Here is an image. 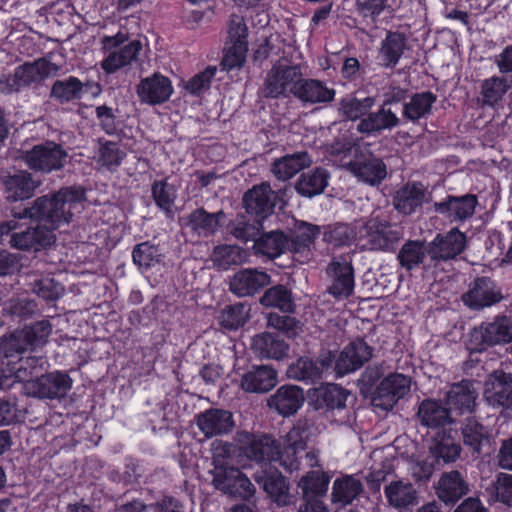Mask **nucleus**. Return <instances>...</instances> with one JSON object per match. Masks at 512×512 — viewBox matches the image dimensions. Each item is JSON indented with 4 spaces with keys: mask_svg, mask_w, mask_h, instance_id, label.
<instances>
[{
    "mask_svg": "<svg viewBox=\"0 0 512 512\" xmlns=\"http://www.w3.org/2000/svg\"><path fill=\"white\" fill-rule=\"evenodd\" d=\"M85 200L86 190L82 186H66L36 198L21 211H12V216L15 219L29 218L55 231L72 222L73 210Z\"/></svg>",
    "mask_w": 512,
    "mask_h": 512,
    "instance_id": "obj_1",
    "label": "nucleus"
},
{
    "mask_svg": "<svg viewBox=\"0 0 512 512\" xmlns=\"http://www.w3.org/2000/svg\"><path fill=\"white\" fill-rule=\"evenodd\" d=\"M286 375L290 379L303 382H315L320 379L317 363L309 357H300L291 363Z\"/></svg>",
    "mask_w": 512,
    "mask_h": 512,
    "instance_id": "obj_59",
    "label": "nucleus"
},
{
    "mask_svg": "<svg viewBox=\"0 0 512 512\" xmlns=\"http://www.w3.org/2000/svg\"><path fill=\"white\" fill-rule=\"evenodd\" d=\"M163 255L158 245L145 241L136 244L132 250L133 263L141 271H148L162 262Z\"/></svg>",
    "mask_w": 512,
    "mask_h": 512,
    "instance_id": "obj_55",
    "label": "nucleus"
},
{
    "mask_svg": "<svg viewBox=\"0 0 512 512\" xmlns=\"http://www.w3.org/2000/svg\"><path fill=\"white\" fill-rule=\"evenodd\" d=\"M477 390L471 380L453 383L445 395V404L453 416L471 414L476 407Z\"/></svg>",
    "mask_w": 512,
    "mask_h": 512,
    "instance_id": "obj_27",
    "label": "nucleus"
},
{
    "mask_svg": "<svg viewBox=\"0 0 512 512\" xmlns=\"http://www.w3.org/2000/svg\"><path fill=\"white\" fill-rule=\"evenodd\" d=\"M431 200L432 194L422 182L410 181L396 191L392 204L399 214L408 216L416 213Z\"/></svg>",
    "mask_w": 512,
    "mask_h": 512,
    "instance_id": "obj_19",
    "label": "nucleus"
},
{
    "mask_svg": "<svg viewBox=\"0 0 512 512\" xmlns=\"http://www.w3.org/2000/svg\"><path fill=\"white\" fill-rule=\"evenodd\" d=\"M246 257V251L236 245L217 246L212 254L213 263L220 270H228L233 266L241 265L246 261Z\"/></svg>",
    "mask_w": 512,
    "mask_h": 512,
    "instance_id": "obj_56",
    "label": "nucleus"
},
{
    "mask_svg": "<svg viewBox=\"0 0 512 512\" xmlns=\"http://www.w3.org/2000/svg\"><path fill=\"white\" fill-rule=\"evenodd\" d=\"M320 234V227L308 222H296L291 238H288L289 251L300 263L309 261L312 257L311 246Z\"/></svg>",
    "mask_w": 512,
    "mask_h": 512,
    "instance_id": "obj_28",
    "label": "nucleus"
},
{
    "mask_svg": "<svg viewBox=\"0 0 512 512\" xmlns=\"http://www.w3.org/2000/svg\"><path fill=\"white\" fill-rule=\"evenodd\" d=\"M467 248V236L457 227L438 233L428 242V258L434 266L456 260Z\"/></svg>",
    "mask_w": 512,
    "mask_h": 512,
    "instance_id": "obj_10",
    "label": "nucleus"
},
{
    "mask_svg": "<svg viewBox=\"0 0 512 512\" xmlns=\"http://www.w3.org/2000/svg\"><path fill=\"white\" fill-rule=\"evenodd\" d=\"M263 229L262 220L258 218H251L248 215L238 214L228 224V230L231 235L240 241L248 242L258 238L261 230Z\"/></svg>",
    "mask_w": 512,
    "mask_h": 512,
    "instance_id": "obj_53",
    "label": "nucleus"
},
{
    "mask_svg": "<svg viewBox=\"0 0 512 512\" xmlns=\"http://www.w3.org/2000/svg\"><path fill=\"white\" fill-rule=\"evenodd\" d=\"M363 492L362 482L354 475H344L337 478L332 487L331 498L333 503L343 506L351 504Z\"/></svg>",
    "mask_w": 512,
    "mask_h": 512,
    "instance_id": "obj_50",
    "label": "nucleus"
},
{
    "mask_svg": "<svg viewBox=\"0 0 512 512\" xmlns=\"http://www.w3.org/2000/svg\"><path fill=\"white\" fill-rule=\"evenodd\" d=\"M245 305L238 303L226 306L218 316L219 324L228 330H237L247 321Z\"/></svg>",
    "mask_w": 512,
    "mask_h": 512,
    "instance_id": "obj_62",
    "label": "nucleus"
},
{
    "mask_svg": "<svg viewBox=\"0 0 512 512\" xmlns=\"http://www.w3.org/2000/svg\"><path fill=\"white\" fill-rule=\"evenodd\" d=\"M346 168L359 180L371 185L379 184L387 175L385 163L372 154L361 157L356 154L355 159L349 161Z\"/></svg>",
    "mask_w": 512,
    "mask_h": 512,
    "instance_id": "obj_35",
    "label": "nucleus"
},
{
    "mask_svg": "<svg viewBox=\"0 0 512 512\" xmlns=\"http://www.w3.org/2000/svg\"><path fill=\"white\" fill-rule=\"evenodd\" d=\"M236 440L241 443L243 454L257 462L275 461L278 441L270 435H255L246 431L239 432Z\"/></svg>",
    "mask_w": 512,
    "mask_h": 512,
    "instance_id": "obj_24",
    "label": "nucleus"
},
{
    "mask_svg": "<svg viewBox=\"0 0 512 512\" xmlns=\"http://www.w3.org/2000/svg\"><path fill=\"white\" fill-rule=\"evenodd\" d=\"M276 383L277 372L268 365L253 366L241 378L242 389L249 393H265Z\"/></svg>",
    "mask_w": 512,
    "mask_h": 512,
    "instance_id": "obj_39",
    "label": "nucleus"
},
{
    "mask_svg": "<svg viewBox=\"0 0 512 512\" xmlns=\"http://www.w3.org/2000/svg\"><path fill=\"white\" fill-rule=\"evenodd\" d=\"M312 163L313 159L307 151H298L275 159L271 164V172L278 180L286 181Z\"/></svg>",
    "mask_w": 512,
    "mask_h": 512,
    "instance_id": "obj_37",
    "label": "nucleus"
},
{
    "mask_svg": "<svg viewBox=\"0 0 512 512\" xmlns=\"http://www.w3.org/2000/svg\"><path fill=\"white\" fill-rule=\"evenodd\" d=\"M303 76V66L286 57L279 58L267 72L260 89L264 98L277 99L293 95Z\"/></svg>",
    "mask_w": 512,
    "mask_h": 512,
    "instance_id": "obj_2",
    "label": "nucleus"
},
{
    "mask_svg": "<svg viewBox=\"0 0 512 512\" xmlns=\"http://www.w3.org/2000/svg\"><path fill=\"white\" fill-rule=\"evenodd\" d=\"M331 278L328 292L337 300L348 298L354 290V269L346 257H335L327 266Z\"/></svg>",
    "mask_w": 512,
    "mask_h": 512,
    "instance_id": "obj_22",
    "label": "nucleus"
},
{
    "mask_svg": "<svg viewBox=\"0 0 512 512\" xmlns=\"http://www.w3.org/2000/svg\"><path fill=\"white\" fill-rule=\"evenodd\" d=\"M512 81L505 77L493 76L485 79L481 84L483 106H494L499 103L506 92L511 88Z\"/></svg>",
    "mask_w": 512,
    "mask_h": 512,
    "instance_id": "obj_58",
    "label": "nucleus"
},
{
    "mask_svg": "<svg viewBox=\"0 0 512 512\" xmlns=\"http://www.w3.org/2000/svg\"><path fill=\"white\" fill-rule=\"evenodd\" d=\"M288 247V236L281 230H272L259 234L253 244V251L256 256L274 260L284 254Z\"/></svg>",
    "mask_w": 512,
    "mask_h": 512,
    "instance_id": "obj_41",
    "label": "nucleus"
},
{
    "mask_svg": "<svg viewBox=\"0 0 512 512\" xmlns=\"http://www.w3.org/2000/svg\"><path fill=\"white\" fill-rule=\"evenodd\" d=\"M60 70L59 65L45 57L33 62H25L16 67L13 74L0 77V92L9 94L32 85H38L47 78L57 76Z\"/></svg>",
    "mask_w": 512,
    "mask_h": 512,
    "instance_id": "obj_3",
    "label": "nucleus"
},
{
    "mask_svg": "<svg viewBox=\"0 0 512 512\" xmlns=\"http://www.w3.org/2000/svg\"><path fill=\"white\" fill-rule=\"evenodd\" d=\"M330 476L320 470H312L303 475L298 487L301 490V499H321L328 491Z\"/></svg>",
    "mask_w": 512,
    "mask_h": 512,
    "instance_id": "obj_51",
    "label": "nucleus"
},
{
    "mask_svg": "<svg viewBox=\"0 0 512 512\" xmlns=\"http://www.w3.org/2000/svg\"><path fill=\"white\" fill-rule=\"evenodd\" d=\"M405 48L406 38L403 33L389 31L381 42L379 63L385 68H394L399 63Z\"/></svg>",
    "mask_w": 512,
    "mask_h": 512,
    "instance_id": "obj_46",
    "label": "nucleus"
},
{
    "mask_svg": "<svg viewBox=\"0 0 512 512\" xmlns=\"http://www.w3.org/2000/svg\"><path fill=\"white\" fill-rule=\"evenodd\" d=\"M330 173L323 167L302 173L294 184V189L302 197L313 198L321 195L329 184Z\"/></svg>",
    "mask_w": 512,
    "mask_h": 512,
    "instance_id": "obj_40",
    "label": "nucleus"
},
{
    "mask_svg": "<svg viewBox=\"0 0 512 512\" xmlns=\"http://www.w3.org/2000/svg\"><path fill=\"white\" fill-rule=\"evenodd\" d=\"M127 40V34L122 32L102 38L103 50L108 52L107 57L101 63V67L106 73H115L120 68L129 65L138 56L142 49L141 42L132 40L123 45Z\"/></svg>",
    "mask_w": 512,
    "mask_h": 512,
    "instance_id": "obj_7",
    "label": "nucleus"
},
{
    "mask_svg": "<svg viewBox=\"0 0 512 512\" xmlns=\"http://www.w3.org/2000/svg\"><path fill=\"white\" fill-rule=\"evenodd\" d=\"M267 326L282 332L288 338H295L302 330V324L290 315L270 313L267 317Z\"/></svg>",
    "mask_w": 512,
    "mask_h": 512,
    "instance_id": "obj_64",
    "label": "nucleus"
},
{
    "mask_svg": "<svg viewBox=\"0 0 512 512\" xmlns=\"http://www.w3.org/2000/svg\"><path fill=\"white\" fill-rule=\"evenodd\" d=\"M255 481L278 506H287L291 502L289 484L277 469H266L254 474Z\"/></svg>",
    "mask_w": 512,
    "mask_h": 512,
    "instance_id": "obj_33",
    "label": "nucleus"
},
{
    "mask_svg": "<svg viewBox=\"0 0 512 512\" xmlns=\"http://www.w3.org/2000/svg\"><path fill=\"white\" fill-rule=\"evenodd\" d=\"M349 399H354L352 393L334 383L321 384L307 392L308 407L326 417L339 416L344 419L348 414Z\"/></svg>",
    "mask_w": 512,
    "mask_h": 512,
    "instance_id": "obj_4",
    "label": "nucleus"
},
{
    "mask_svg": "<svg viewBox=\"0 0 512 512\" xmlns=\"http://www.w3.org/2000/svg\"><path fill=\"white\" fill-rule=\"evenodd\" d=\"M417 418L422 426L437 429L456 423V418L451 414L447 405L441 401L427 398L418 405Z\"/></svg>",
    "mask_w": 512,
    "mask_h": 512,
    "instance_id": "obj_34",
    "label": "nucleus"
},
{
    "mask_svg": "<svg viewBox=\"0 0 512 512\" xmlns=\"http://www.w3.org/2000/svg\"><path fill=\"white\" fill-rule=\"evenodd\" d=\"M196 424L206 438L230 433L235 427L233 414L225 409L210 408L196 416Z\"/></svg>",
    "mask_w": 512,
    "mask_h": 512,
    "instance_id": "obj_30",
    "label": "nucleus"
},
{
    "mask_svg": "<svg viewBox=\"0 0 512 512\" xmlns=\"http://www.w3.org/2000/svg\"><path fill=\"white\" fill-rule=\"evenodd\" d=\"M72 383L67 373L54 371L27 381L25 389L28 395L39 399H62L72 388Z\"/></svg>",
    "mask_w": 512,
    "mask_h": 512,
    "instance_id": "obj_13",
    "label": "nucleus"
},
{
    "mask_svg": "<svg viewBox=\"0 0 512 512\" xmlns=\"http://www.w3.org/2000/svg\"><path fill=\"white\" fill-rule=\"evenodd\" d=\"M428 257V242L422 240H407L397 254L401 268L412 271L422 265Z\"/></svg>",
    "mask_w": 512,
    "mask_h": 512,
    "instance_id": "obj_48",
    "label": "nucleus"
},
{
    "mask_svg": "<svg viewBox=\"0 0 512 512\" xmlns=\"http://www.w3.org/2000/svg\"><path fill=\"white\" fill-rule=\"evenodd\" d=\"M483 398L493 409L512 410V375L503 370L492 372L484 382Z\"/></svg>",
    "mask_w": 512,
    "mask_h": 512,
    "instance_id": "obj_16",
    "label": "nucleus"
},
{
    "mask_svg": "<svg viewBox=\"0 0 512 512\" xmlns=\"http://www.w3.org/2000/svg\"><path fill=\"white\" fill-rule=\"evenodd\" d=\"M19 331L26 340L29 349L34 350L47 343L48 337L52 332V324L49 320L43 319L32 323L29 326H25Z\"/></svg>",
    "mask_w": 512,
    "mask_h": 512,
    "instance_id": "obj_60",
    "label": "nucleus"
},
{
    "mask_svg": "<svg viewBox=\"0 0 512 512\" xmlns=\"http://www.w3.org/2000/svg\"><path fill=\"white\" fill-rule=\"evenodd\" d=\"M471 350L482 352L498 344L512 342V315L500 314L482 322L470 332Z\"/></svg>",
    "mask_w": 512,
    "mask_h": 512,
    "instance_id": "obj_5",
    "label": "nucleus"
},
{
    "mask_svg": "<svg viewBox=\"0 0 512 512\" xmlns=\"http://www.w3.org/2000/svg\"><path fill=\"white\" fill-rule=\"evenodd\" d=\"M260 304L268 308H277L284 313H294L296 310L292 290L283 284L266 289L260 297Z\"/></svg>",
    "mask_w": 512,
    "mask_h": 512,
    "instance_id": "obj_49",
    "label": "nucleus"
},
{
    "mask_svg": "<svg viewBox=\"0 0 512 512\" xmlns=\"http://www.w3.org/2000/svg\"><path fill=\"white\" fill-rule=\"evenodd\" d=\"M363 229L371 249L394 252L404 238V227L400 223L390 222L381 215L372 214L364 223Z\"/></svg>",
    "mask_w": 512,
    "mask_h": 512,
    "instance_id": "obj_6",
    "label": "nucleus"
},
{
    "mask_svg": "<svg viewBox=\"0 0 512 512\" xmlns=\"http://www.w3.org/2000/svg\"><path fill=\"white\" fill-rule=\"evenodd\" d=\"M252 349L260 358L281 360L288 356L289 345L274 333H262L254 336Z\"/></svg>",
    "mask_w": 512,
    "mask_h": 512,
    "instance_id": "obj_44",
    "label": "nucleus"
},
{
    "mask_svg": "<svg viewBox=\"0 0 512 512\" xmlns=\"http://www.w3.org/2000/svg\"><path fill=\"white\" fill-rule=\"evenodd\" d=\"M460 430L464 445L474 453L480 454L482 446L490 441L489 429L474 417H467Z\"/></svg>",
    "mask_w": 512,
    "mask_h": 512,
    "instance_id": "obj_52",
    "label": "nucleus"
},
{
    "mask_svg": "<svg viewBox=\"0 0 512 512\" xmlns=\"http://www.w3.org/2000/svg\"><path fill=\"white\" fill-rule=\"evenodd\" d=\"M248 28L242 16L232 14L228 25L229 47L225 49V54L221 65L226 70L239 68L243 65L248 51Z\"/></svg>",
    "mask_w": 512,
    "mask_h": 512,
    "instance_id": "obj_11",
    "label": "nucleus"
},
{
    "mask_svg": "<svg viewBox=\"0 0 512 512\" xmlns=\"http://www.w3.org/2000/svg\"><path fill=\"white\" fill-rule=\"evenodd\" d=\"M410 387L411 378L409 376L399 373L390 374L376 387L372 405L375 408L389 411L410 392Z\"/></svg>",
    "mask_w": 512,
    "mask_h": 512,
    "instance_id": "obj_15",
    "label": "nucleus"
},
{
    "mask_svg": "<svg viewBox=\"0 0 512 512\" xmlns=\"http://www.w3.org/2000/svg\"><path fill=\"white\" fill-rule=\"evenodd\" d=\"M41 183L27 170L2 171L0 173L3 196L10 203L30 199Z\"/></svg>",
    "mask_w": 512,
    "mask_h": 512,
    "instance_id": "obj_12",
    "label": "nucleus"
},
{
    "mask_svg": "<svg viewBox=\"0 0 512 512\" xmlns=\"http://www.w3.org/2000/svg\"><path fill=\"white\" fill-rule=\"evenodd\" d=\"M384 494L388 504L398 510H407L418 504V492L407 480L391 481L385 486Z\"/></svg>",
    "mask_w": 512,
    "mask_h": 512,
    "instance_id": "obj_42",
    "label": "nucleus"
},
{
    "mask_svg": "<svg viewBox=\"0 0 512 512\" xmlns=\"http://www.w3.org/2000/svg\"><path fill=\"white\" fill-rule=\"evenodd\" d=\"M374 348L363 338H356L344 346L337 356L336 376L341 377L362 368L372 358Z\"/></svg>",
    "mask_w": 512,
    "mask_h": 512,
    "instance_id": "obj_21",
    "label": "nucleus"
},
{
    "mask_svg": "<svg viewBox=\"0 0 512 512\" xmlns=\"http://www.w3.org/2000/svg\"><path fill=\"white\" fill-rule=\"evenodd\" d=\"M336 91L324 81L313 78H301L298 86H294L293 96L304 104L327 105L334 101Z\"/></svg>",
    "mask_w": 512,
    "mask_h": 512,
    "instance_id": "obj_31",
    "label": "nucleus"
},
{
    "mask_svg": "<svg viewBox=\"0 0 512 512\" xmlns=\"http://www.w3.org/2000/svg\"><path fill=\"white\" fill-rule=\"evenodd\" d=\"M277 195L268 183L255 185L243 196V205L249 216L260 220L267 218L274 211Z\"/></svg>",
    "mask_w": 512,
    "mask_h": 512,
    "instance_id": "obj_26",
    "label": "nucleus"
},
{
    "mask_svg": "<svg viewBox=\"0 0 512 512\" xmlns=\"http://www.w3.org/2000/svg\"><path fill=\"white\" fill-rule=\"evenodd\" d=\"M225 217L226 214L223 210L210 213L203 207H198L188 215L181 217L179 223L181 228L192 236L209 238L217 233Z\"/></svg>",
    "mask_w": 512,
    "mask_h": 512,
    "instance_id": "obj_17",
    "label": "nucleus"
},
{
    "mask_svg": "<svg viewBox=\"0 0 512 512\" xmlns=\"http://www.w3.org/2000/svg\"><path fill=\"white\" fill-rule=\"evenodd\" d=\"M462 447L452 436L451 429L438 433L429 447V453L438 465L454 463L460 458Z\"/></svg>",
    "mask_w": 512,
    "mask_h": 512,
    "instance_id": "obj_43",
    "label": "nucleus"
},
{
    "mask_svg": "<svg viewBox=\"0 0 512 512\" xmlns=\"http://www.w3.org/2000/svg\"><path fill=\"white\" fill-rule=\"evenodd\" d=\"M436 101L437 95L431 91L411 94L402 107V120L417 124L421 119H427L432 114Z\"/></svg>",
    "mask_w": 512,
    "mask_h": 512,
    "instance_id": "obj_38",
    "label": "nucleus"
},
{
    "mask_svg": "<svg viewBox=\"0 0 512 512\" xmlns=\"http://www.w3.org/2000/svg\"><path fill=\"white\" fill-rule=\"evenodd\" d=\"M374 105V97H359L357 93H349L339 100L337 113L344 120L361 121V119H364L369 114Z\"/></svg>",
    "mask_w": 512,
    "mask_h": 512,
    "instance_id": "obj_45",
    "label": "nucleus"
},
{
    "mask_svg": "<svg viewBox=\"0 0 512 512\" xmlns=\"http://www.w3.org/2000/svg\"><path fill=\"white\" fill-rule=\"evenodd\" d=\"M314 424L307 418H300L286 436V442L296 445L300 450L307 449V443L313 435Z\"/></svg>",
    "mask_w": 512,
    "mask_h": 512,
    "instance_id": "obj_63",
    "label": "nucleus"
},
{
    "mask_svg": "<svg viewBox=\"0 0 512 512\" xmlns=\"http://www.w3.org/2000/svg\"><path fill=\"white\" fill-rule=\"evenodd\" d=\"M84 94V84L75 76L53 82L49 97L63 105L78 101Z\"/></svg>",
    "mask_w": 512,
    "mask_h": 512,
    "instance_id": "obj_47",
    "label": "nucleus"
},
{
    "mask_svg": "<svg viewBox=\"0 0 512 512\" xmlns=\"http://www.w3.org/2000/svg\"><path fill=\"white\" fill-rule=\"evenodd\" d=\"M503 299L501 286L488 276L476 277L461 296L464 306L476 312L495 306Z\"/></svg>",
    "mask_w": 512,
    "mask_h": 512,
    "instance_id": "obj_9",
    "label": "nucleus"
},
{
    "mask_svg": "<svg viewBox=\"0 0 512 512\" xmlns=\"http://www.w3.org/2000/svg\"><path fill=\"white\" fill-rule=\"evenodd\" d=\"M56 241L54 231L38 223L34 227H28L21 232L13 233L10 237V245L23 251L39 252L50 247Z\"/></svg>",
    "mask_w": 512,
    "mask_h": 512,
    "instance_id": "obj_25",
    "label": "nucleus"
},
{
    "mask_svg": "<svg viewBox=\"0 0 512 512\" xmlns=\"http://www.w3.org/2000/svg\"><path fill=\"white\" fill-rule=\"evenodd\" d=\"M151 195L156 206L171 218L173 216L172 207L177 198L176 187L168 183L167 179L156 180L151 186Z\"/></svg>",
    "mask_w": 512,
    "mask_h": 512,
    "instance_id": "obj_57",
    "label": "nucleus"
},
{
    "mask_svg": "<svg viewBox=\"0 0 512 512\" xmlns=\"http://www.w3.org/2000/svg\"><path fill=\"white\" fill-rule=\"evenodd\" d=\"M402 124V118L398 117L390 107L380 105L376 112L369 114L359 121L357 131L361 134L371 135L381 133L384 130H392Z\"/></svg>",
    "mask_w": 512,
    "mask_h": 512,
    "instance_id": "obj_36",
    "label": "nucleus"
},
{
    "mask_svg": "<svg viewBox=\"0 0 512 512\" xmlns=\"http://www.w3.org/2000/svg\"><path fill=\"white\" fill-rule=\"evenodd\" d=\"M304 401V391L300 386L284 384L270 395L267 406L283 417H290L298 412Z\"/></svg>",
    "mask_w": 512,
    "mask_h": 512,
    "instance_id": "obj_29",
    "label": "nucleus"
},
{
    "mask_svg": "<svg viewBox=\"0 0 512 512\" xmlns=\"http://www.w3.org/2000/svg\"><path fill=\"white\" fill-rule=\"evenodd\" d=\"M30 350L21 332L15 331L9 336L0 338V361L9 366L15 361H22V354Z\"/></svg>",
    "mask_w": 512,
    "mask_h": 512,
    "instance_id": "obj_54",
    "label": "nucleus"
},
{
    "mask_svg": "<svg viewBox=\"0 0 512 512\" xmlns=\"http://www.w3.org/2000/svg\"><path fill=\"white\" fill-rule=\"evenodd\" d=\"M435 494L446 505H454L470 491L467 470L443 472L435 484Z\"/></svg>",
    "mask_w": 512,
    "mask_h": 512,
    "instance_id": "obj_20",
    "label": "nucleus"
},
{
    "mask_svg": "<svg viewBox=\"0 0 512 512\" xmlns=\"http://www.w3.org/2000/svg\"><path fill=\"white\" fill-rule=\"evenodd\" d=\"M136 93L139 101L143 104L155 106L167 102L172 93L171 80L159 72L142 78L136 86Z\"/></svg>",
    "mask_w": 512,
    "mask_h": 512,
    "instance_id": "obj_23",
    "label": "nucleus"
},
{
    "mask_svg": "<svg viewBox=\"0 0 512 512\" xmlns=\"http://www.w3.org/2000/svg\"><path fill=\"white\" fill-rule=\"evenodd\" d=\"M21 158L31 170L49 174L61 170L67 164L69 156L62 145L47 141L23 152Z\"/></svg>",
    "mask_w": 512,
    "mask_h": 512,
    "instance_id": "obj_8",
    "label": "nucleus"
},
{
    "mask_svg": "<svg viewBox=\"0 0 512 512\" xmlns=\"http://www.w3.org/2000/svg\"><path fill=\"white\" fill-rule=\"evenodd\" d=\"M271 276L258 269H241L236 272L229 282L230 291L239 296H252L259 290L268 286Z\"/></svg>",
    "mask_w": 512,
    "mask_h": 512,
    "instance_id": "obj_32",
    "label": "nucleus"
},
{
    "mask_svg": "<svg viewBox=\"0 0 512 512\" xmlns=\"http://www.w3.org/2000/svg\"><path fill=\"white\" fill-rule=\"evenodd\" d=\"M478 205L475 194L447 195L442 201L435 202L433 209L450 223H464L471 219Z\"/></svg>",
    "mask_w": 512,
    "mask_h": 512,
    "instance_id": "obj_18",
    "label": "nucleus"
},
{
    "mask_svg": "<svg viewBox=\"0 0 512 512\" xmlns=\"http://www.w3.org/2000/svg\"><path fill=\"white\" fill-rule=\"evenodd\" d=\"M212 474L215 488L227 495L248 500L255 493L250 479L238 468L215 466Z\"/></svg>",
    "mask_w": 512,
    "mask_h": 512,
    "instance_id": "obj_14",
    "label": "nucleus"
},
{
    "mask_svg": "<svg viewBox=\"0 0 512 512\" xmlns=\"http://www.w3.org/2000/svg\"><path fill=\"white\" fill-rule=\"evenodd\" d=\"M356 238V231L346 223H335L325 228L323 240L336 247L351 244Z\"/></svg>",
    "mask_w": 512,
    "mask_h": 512,
    "instance_id": "obj_61",
    "label": "nucleus"
}]
</instances>
